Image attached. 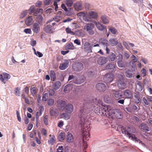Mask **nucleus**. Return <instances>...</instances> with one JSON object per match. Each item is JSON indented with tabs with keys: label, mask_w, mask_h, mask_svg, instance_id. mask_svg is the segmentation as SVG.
I'll return each mask as SVG.
<instances>
[{
	"label": "nucleus",
	"mask_w": 152,
	"mask_h": 152,
	"mask_svg": "<svg viewBox=\"0 0 152 152\" xmlns=\"http://www.w3.org/2000/svg\"><path fill=\"white\" fill-rule=\"evenodd\" d=\"M136 89L139 91H141L142 89V88L141 85V82L137 81L136 83Z\"/></svg>",
	"instance_id": "c9c22d12"
},
{
	"label": "nucleus",
	"mask_w": 152,
	"mask_h": 152,
	"mask_svg": "<svg viewBox=\"0 0 152 152\" xmlns=\"http://www.w3.org/2000/svg\"><path fill=\"white\" fill-rule=\"evenodd\" d=\"M65 3L68 7H71L73 4V2L72 0H66Z\"/></svg>",
	"instance_id": "a18cd8bd"
},
{
	"label": "nucleus",
	"mask_w": 152,
	"mask_h": 152,
	"mask_svg": "<svg viewBox=\"0 0 152 152\" xmlns=\"http://www.w3.org/2000/svg\"><path fill=\"white\" fill-rule=\"evenodd\" d=\"M63 147L62 146H59L58 148L57 149V152H63Z\"/></svg>",
	"instance_id": "774afa93"
},
{
	"label": "nucleus",
	"mask_w": 152,
	"mask_h": 152,
	"mask_svg": "<svg viewBox=\"0 0 152 152\" xmlns=\"http://www.w3.org/2000/svg\"><path fill=\"white\" fill-rule=\"evenodd\" d=\"M123 95L124 98L131 99L133 97V91L129 89H126L123 91Z\"/></svg>",
	"instance_id": "1a4fd4ad"
},
{
	"label": "nucleus",
	"mask_w": 152,
	"mask_h": 152,
	"mask_svg": "<svg viewBox=\"0 0 152 152\" xmlns=\"http://www.w3.org/2000/svg\"><path fill=\"white\" fill-rule=\"evenodd\" d=\"M40 111L37 112L36 113V118H37V122L38 120L39 119V117L42 115L41 111H43L44 110L43 106H40Z\"/></svg>",
	"instance_id": "ea45409f"
},
{
	"label": "nucleus",
	"mask_w": 152,
	"mask_h": 152,
	"mask_svg": "<svg viewBox=\"0 0 152 152\" xmlns=\"http://www.w3.org/2000/svg\"><path fill=\"white\" fill-rule=\"evenodd\" d=\"M112 92L113 94L114 98L115 99L119 100L122 98V95L121 91L113 89L112 90Z\"/></svg>",
	"instance_id": "6e6552de"
},
{
	"label": "nucleus",
	"mask_w": 152,
	"mask_h": 152,
	"mask_svg": "<svg viewBox=\"0 0 152 152\" xmlns=\"http://www.w3.org/2000/svg\"><path fill=\"white\" fill-rule=\"evenodd\" d=\"M52 26L50 25L46 26L44 28V31L48 34H51L52 33Z\"/></svg>",
	"instance_id": "393cba45"
},
{
	"label": "nucleus",
	"mask_w": 152,
	"mask_h": 152,
	"mask_svg": "<svg viewBox=\"0 0 152 152\" xmlns=\"http://www.w3.org/2000/svg\"><path fill=\"white\" fill-rule=\"evenodd\" d=\"M131 131V129L129 127H127V128H122V133L128 135V137L129 138H131L132 139H134L136 140L137 142H139L141 144H144L142 141H140L139 139H137V138L135 137L134 135L131 134L130 133V132Z\"/></svg>",
	"instance_id": "7ed1b4c3"
},
{
	"label": "nucleus",
	"mask_w": 152,
	"mask_h": 152,
	"mask_svg": "<svg viewBox=\"0 0 152 152\" xmlns=\"http://www.w3.org/2000/svg\"><path fill=\"white\" fill-rule=\"evenodd\" d=\"M137 61V58L136 57L135 58H133L132 61H130L129 62L130 64H132V65H131V66H134V63L136 62Z\"/></svg>",
	"instance_id": "13d9d810"
},
{
	"label": "nucleus",
	"mask_w": 152,
	"mask_h": 152,
	"mask_svg": "<svg viewBox=\"0 0 152 152\" xmlns=\"http://www.w3.org/2000/svg\"><path fill=\"white\" fill-rule=\"evenodd\" d=\"M66 140L67 142L69 143L73 141L74 138L72 134L69 132L68 133V134L66 136Z\"/></svg>",
	"instance_id": "5701e85b"
},
{
	"label": "nucleus",
	"mask_w": 152,
	"mask_h": 152,
	"mask_svg": "<svg viewBox=\"0 0 152 152\" xmlns=\"http://www.w3.org/2000/svg\"><path fill=\"white\" fill-rule=\"evenodd\" d=\"M109 42L111 45L113 46H115L118 43V40L114 38L110 39L109 40Z\"/></svg>",
	"instance_id": "c756f323"
},
{
	"label": "nucleus",
	"mask_w": 152,
	"mask_h": 152,
	"mask_svg": "<svg viewBox=\"0 0 152 152\" xmlns=\"http://www.w3.org/2000/svg\"><path fill=\"white\" fill-rule=\"evenodd\" d=\"M92 101L95 105L94 107V111L97 114L101 116H105L109 118L115 117L117 119H119L122 118L121 113L119 110L113 109L110 106H104L102 103L97 102L96 99H93Z\"/></svg>",
	"instance_id": "f257e3e1"
},
{
	"label": "nucleus",
	"mask_w": 152,
	"mask_h": 152,
	"mask_svg": "<svg viewBox=\"0 0 152 152\" xmlns=\"http://www.w3.org/2000/svg\"><path fill=\"white\" fill-rule=\"evenodd\" d=\"M77 16L78 17H82L85 21H88V20L87 19V15L84 12H80L78 13L77 14Z\"/></svg>",
	"instance_id": "bb28decb"
},
{
	"label": "nucleus",
	"mask_w": 152,
	"mask_h": 152,
	"mask_svg": "<svg viewBox=\"0 0 152 152\" xmlns=\"http://www.w3.org/2000/svg\"><path fill=\"white\" fill-rule=\"evenodd\" d=\"M38 89L35 87H33L30 88V92L33 96H34L36 95L37 91Z\"/></svg>",
	"instance_id": "58836bf2"
},
{
	"label": "nucleus",
	"mask_w": 152,
	"mask_h": 152,
	"mask_svg": "<svg viewBox=\"0 0 152 152\" xmlns=\"http://www.w3.org/2000/svg\"><path fill=\"white\" fill-rule=\"evenodd\" d=\"M70 114L66 112L63 113L61 115V117L65 120H68L71 117Z\"/></svg>",
	"instance_id": "2f4dec72"
},
{
	"label": "nucleus",
	"mask_w": 152,
	"mask_h": 152,
	"mask_svg": "<svg viewBox=\"0 0 152 152\" xmlns=\"http://www.w3.org/2000/svg\"><path fill=\"white\" fill-rule=\"evenodd\" d=\"M61 19V17L60 16H56L53 18V19L57 22H58Z\"/></svg>",
	"instance_id": "5fc2aeb1"
},
{
	"label": "nucleus",
	"mask_w": 152,
	"mask_h": 152,
	"mask_svg": "<svg viewBox=\"0 0 152 152\" xmlns=\"http://www.w3.org/2000/svg\"><path fill=\"white\" fill-rule=\"evenodd\" d=\"M24 32L26 34H31V30L30 28H25L24 30Z\"/></svg>",
	"instance_id": "0e129e2a"
},
{
	"label": "nucleus",
	"mask_w": 152,
	"mask_h": 152,
	"mask_svg": "<svg viewBox=\"0 0 152 152\" xmlns=\"http://www.w3.org/2000/svg\"><path fill=\"white\" fill-rule=\"evenodd\" d=\"M96 26L98 29L100 31H103L105 29L107 30V29L105 27V26H103L102 24L100 23L96 24Z\"/></svg>",
	"instance_id": "a19ab883"
},
{
	"label": "nucleus",
	"mask_w": 152,
	"mask_h": 152,
	"mask_svg": "<svg viewBox=\"0 0 152 152\" xmlns=\"http://www.w3.org/2000/svg\"><path fill=\"white\" fill-rule=\"evenodd\" d=\"M20 88L19 87L16 88L14 90L15 94L17 96H20Z\"/></svg>",
	"instance_id": "8fccbe9b"
},
{
	"label": "nucleus",
	"mask_w": 152,
	"mask_h": 152,
	"mask_svg": "<svg viewBox=\"0 0 152 152\" xmlns=\"http://www.w3.org/2000/svg\"><path fill=\"white\" fill-rule=\"evenodd\" d=\"M73 106L72 104H68L66 105L65 109L66 112L71 114L73 110Z\"/></svg>",
	"instance_id": "6ab92c4d"
},
{
	"label": "nucleus",
	"mask_w": 152,
	"mask_h": 152,
	"mask_svg": "<svg viewBox=\"0 0 152 152\" xmlns=\"http://www.w3.org/2000/svg\"><path fill=\"white\" fill-rule=\"evenodd\" d=\"M89 15L91 18L95 19L98 17V14L94 11H91L89 13Z\"/></svg>",
	"instance_id": "473e14b6"
},
{
	"label": "nucleus",
	"mask_w": 152,
	"mask_h": 152,
	"mask_svg": "<svg viewBox=\"0 0 152 152\" xmlns=\"http://www.w3.org/2000/svg\"><path fill=\"white\" fill-rule=\"evenodd\" d=\"M10 77V75L6 73H3L2 75H0V80L4 83L8 80Z\"/></svg>",
	"instance_id": "9b49d317"
},
{
	"label": "nucleus",
	"mask_w": 152,
	"mask_h": 152,
	"mask_svg": "<svg viewBox=\"0 0 152 152\" xmlns=\"http://www.w3.org/2000/svg\"><path fill=\"white\" fill-rule=\"evenodd\" d=\"M49 136L52 137L48 140V143L51 145H53L56 141L55 137L54 135H52L51 134H50Z\"/></svg>",
	"instance_id": "c85d7f7f"
},
{
	"label": "nucleus",
	"mask_w": 152,
	"mask_h": 152,
	"mask_svg": "<svg viewBox=\"0 0 152 152\" xmlns=\"http://www.w3.org/2000/svg\"><path fill=\"white\" fill-rule=\"evenodd\" d=\"M73 68L74 71L77 72H79L83 69V67H73Z\"/></svg>",
	"instance_id": "bf43d9fd"
},
{
	"label": "nucleus",
	"mask_w": 152,
	"mask_h": 152,
	"mask_svg": "<svg viewBox=\"0 0 152 152\" xmlns=\"http://www.w3.org/2000/svg\"><path fill=\"white\" fill-rule=\"evenodd\" d=\"M83 48L85 51L88 53L92 52V45L91 43L88 42L85 43L83 46Z\"/></svg>",
	"instance_id": "0eeeda50"
},
{
	"label": "nucleus",
	"mask_w": 152,
	"mask_h": 152,
	"mask_svg": "<svg viewBox=\"0 0 152 152\" xmlns=\"http://www.w3.org/2000/svg\"><path fill=\"white\" fill-rule=\"evenodd\" d=\"M142 102L143 104L145 105H148L149 104V102L145 97H143L142 98Z\"/></svg>",
	"instance_id": "680f3d73"
},
{
	"label": "nucleus",
	"mask_w": 152,
	"mask_h": 152,
	"mask_svg": "<svg viewBox=\"0 0 152 152\" xmlns=\"http://www.w3.org/2000/svg\"><path fill=\"white\" fill-rule=\"evenodd\" d=\"M118 77L119 79L117 82L118 87L121 89L125 88L126 86V83L124 81L123 75H119Z\"/></svg>",
	"instance_id": "39448f33"
},
{
	"label": "nucleus",
	"mask_w": 152,
	"mask_h": 152,
	"mask_svg": "<svg viewBox=\"0 0 152 152\" xmlns=\"http://www.w3.org/2000/svg\"><path fill=\"white\" fill-rule=\"evenodd\" d=\"M108 61L107 58L105 57H101L98 59V64L101 65L105 64Z\"/></svg>",
	"instance_id": "dca6fc26"
},
{
	"label": "nucleus",
	"mask_w": 152,
	"mask_h": 152,
	"mask_svg": "<svg viewBox=\"0 0 152 152\" xmlns=\"http://www.w3.org/2000/svg\"><path fill=\"white\" fill-rule=\"evenodd\" d=\"M140 128L143 131L145 132H148L149 129L147 126L144 124H141L140 126Z\"/></svg>",
	"instance_id": "72a5a7b5"
},
{
	"label": "nucleus",
	"mask_w": 152,
	"mask_h": 152,
	"mask_svg": "<svg viewBox=\"0 0 152 152\" xmlns=\"http://www.w3.org/2000/svg\"><path fill=\"white\" fill-rule=\"evenodd\" d=\"M99 43L104 46H107L108 45V41L105 38H101L99 39Z\"/></svg>",
	"instance_id": "412c9836"
},
{
	"label": "nucleus",
	"mask_w": 152,
	"mask_h": 152,
	"mask_svg": "<svg viewBox=\"0 0 152 152\" xmlns=\"http://www.w3.org/2000/svg\"><path fill=\"white\" fill-rule=\"evenodd\" d=\"M74 59L64 60L62 63L59 66H68L69 65V62H71V60H73Z\"/></svg>",
	"instance_id": "b1692460"
},
{
	"label": "nucleus",
	"mask_w": 152,
	"mask_h": 152,
	"mask_svg": "<svg viewBox=\"0 0 152 152\" xmlns=\"http://www.w3.org/2000/svg\"><path fill=\"white\" fill-rule=\"evenodd\" d=\"M109 30L113 34H115L117 32L116 29L114 27H111L110 28Z\"/></svg>",
	"instance_id": "6e6d98bb"
},
{
	"label": "nucleus",
	"mask_w": 152,
	"mask_h": 152,
	"mask_svg": "<svg viewBox=\"0 0 152 152\" xmlns=\"http://www.w3.org/2000/svg\"><path fill=\"white\" fill-rule=\"evenodd\" d=\"M113 74L112 73H109L105 75L103 77L104 82L106 83H109L113 80Z\"/></svg>",
	"instance_id": "423d86ee"
},
{
	"label": "nucleus",
	"mask_w": 152,
	"mask_h": 152,
	"mask_svg": "<svg viewBox=\"0 0 152 152\" xmlns=\"http://www.w3.org/2000/svg\"><path fill=\"white\" fill-rule=\"evenodd\" d=\"M25 22L26 24L28 26L31 25L33 22L32 16H29L27 17L26 18Z\"/></svg>",
	"instance_id": "aec40b11"
},
{
	"label": "nucleus",
	"mask_w": 152,
	"mask_h": 152,
	"mask_svg": "<svg viewBox=\"0 0 152 152\" xmlns=\"http://www.w3.org/2000/svg\"><path fill=\"white\" fill-rule=\"evenodd\" d=\"M96 89L100 92H104L107 89V87L105 84L102 83H100L96 84Z\"/></svg>",
	"instance_id": "9d476101"
},
{
	"label": "nucleus",
	"mask_w": 152,
	"mask_h": 152,
	"mask_svg": "<svg viewBox=\"0 0 152 152\" xmlns=\"http://www.w3.org/2000/svg\"><path fill=\"white\" fill-rule=\"evenodd\" d=\"M66 105V102L64 101L59 100L57 102V107L61 110L64 109Z\"/></svg>",
	"instance_id": "2eb2a0df"
},
{
	"label": "nucleus",
	"mask_w": 152,
	"mask_h": 152,
	"mask_svg": "<svg viewBox=\"0 0 152 152\" xmlns=\"http://www.w3.org/2000/svg\"><path fill=\"white\" fill-rule=\"evenodd\" d=\"M27 15V12L26 11H23L20 14V18H23Z\"/></svg>",
	"instance_id": "4d7b16f0"
},
{
	"label": "nucleus",
	"mask_w": 152,
	"mask_h": 152,
	"mask_svg": "<svg viewBox=\"0 0 152 152\" xmlns=\"http://www.w3.org/2000/svg\"><path fill=\"white\" fill-rule=\"evenodd\" d=\"M39 24L37 23H35L33 26L32 30L36 34L38 33L40 31Z\"/></svg>",
	"instance_id": "f3484780"
},
{
	"label": "nucleus",
	"mask_w": 152,
	"mask_h": 152,
	"mask_svg": "<svg viewBox=\"0 0 152 152\" xmlns=\"http://www.w3.org/2000/svg\"><path fill=\"white\" fill-rule=\"evenodd\" d=\"M49 113L51 116H54L56 117L59 114L58 110L56 108L51 107L50 109Z\"/></svg>",
	"instance_id": "f8f14e48"
},
{
	"label": "nucleus",
	"mask_w": 152,
	"mask_h": 152,
	"mask_svg": "<svg viewBox=\"0 0 152 152\" xmlns=\"http://www.w3.org/2000/svg\"><path fill=\"white\" fill-rule=\"evenodd\" d=\"M50 75L51 77V80L54 81L56 79V74L54 71L53 70H51L50 71Z\"/></svg>",
	"instance_id": "f704fd0d"
},
{
	"label": "nucleus",
	"mask_w": 152,
	"mask_h": 152,
	"mask_svg": "<svg viewBox=\"0 0 152 152\" xmlns=\"http://www.w3.org/2000/svg\"><path fill=\"white\" fill-rule=\"evenodd\" d=\"M48 115H45L43 121L44 124L47 125L48 124Z\"/></svg>",
	"instance_id": "09e8293b"
},
{
	"label": "nucleus",
	"mask_w": 152,
	"mask_h": 152,
	"mask_svg": "<svg viewBox=\"0 0 152 152\" xmlns=\"http://www.w3.org/2000/svg\"><path fill=\"white\" fill-rule=\"evenodd\" d=\"M101 20L103 23L104 24H106L108 23V20L107 18V17L105 15H103L102 16Z\"/></svg>",
	"instance_id": "c03bdc74"
},
{
	"label": "nucleus",
	"mask_w": 152,
	"mask_h": 152,
	"mask_svg": "<svg viewBox=\"0 0 152 152\" xmlns=\"http://www.w3.org/2000/svg\"><path fill=\"white\" fill-rule=\"evenodd\" d=\"M43 18L41 15H40L38 16L36 18V21L37 22V23H38L40 25H42L43 22Z\"/></svg>",
	"instance_id": "cd10ccee"
},
{
	"label": "nucleus",
	"mask_w": 152,
	"mask_h": 152,
	"mask_svg": "<svg viewBox=\"0 0 152 152\" xmlns=\"http://www.w3.org/2000/svg\"><path fill=\"white\" fill-rule=\"evenodd\" d=\"M86 80V78L84 75H81L77 78H76L74 80L75 83L79 84L83 83Z\"/></svg>",
	"instance_id": "ddd939ff"
},
{
	"label": "nucleus",
	"mask_w": 152,
	"mask_h": 152,
	"mask_svg": "<svg viewBox=\"0 0 152 152\" xmlns=\"http://www.w3.org/2000/svg\"><path fill=\"white\" fill-rule=\"evenodd\" d=\"M48 98V93H45L43 95L42 100L44 102H46Z\"/></svg>",
	"instance_id": "3c124183"
},
{
	"label": "nucleus",
	"mask_w": 152,
	"mask_h": 152,
	"mask_svg": "<svg viewBox=\"0 0 152 152\" xmlns=\"http://www.w3.org/2000/svg\"><path fill=\"white\" fill-rule=\"evenodd\" d=\"M108 60L109 61H113L115 60L116 58V56L113 53H110V55L107 57Z\"/></svg>",
	"instance_id": "7c9ffc66"
},
{
	"label": "nucleus",
	"mask_w": 152,
	"mask_h": 152,
	"mask_svg": "<svg viewBox=\"0 0 152 152\" xmlns=\"http://www.w3.org/2000/svg\"><path fill=\"white\" fill-rule=\"evenodd\" d=\"M54 103V100L52 99H50L48 101V104L50 106L53 105Z\"/></svg>",
	"instance_id": "864d4df0"
},
{
	"label": "nucleus",
	"mask_w": 152,
	"mask_h": 152,
	"mask_svg": "<svg viewBox=\"0 0 152 152\" xmlns=\"http://www.w3.org/2000/svg\"><path fill=\"white\" fill-rule=\"evenodd\" d=\"M74 7L75 9L77 11L80 10H82V4L79 2H77L74 5Z\"/></svg>",
	"instance_id": "a878e982"
},
{
	"label": "nucleus",
	"mask_w": 152,
	"mask_h": 152,
	"mask_svg": "<svg viewBox=\"0 0 152 152\" xmlns=\"http://www.w3.org/2000/svg\"><path fill=\"white\" fill-rule=\"evenodd\" d=\"M141 75L143 77H144L146 75V71L144 68H143L141 71Z\"/></svg>",
	"instance_id": "052dcab7"
},
{
	"label": "nucleus",
	"mask_w": 152,
	"mask_h": 152,
	"mask_svg": "<svg viewBox=\"0 0 152 152\" xmlns=\"http://www.w3.org/2000/svg\"><path fill=\"white\" fill-rule=\"evenodd\" d=\"M94 27V24L90 23L87 24L84 26V28L86 31L89 35H93L94 34V32L93 30Z\"/></svg>",
	"instance_id": "20e7f679"
},
{
	"label": "nucleus",
	"mask_w": 152,
	"mask_h": 152,
	"mask_svg": "<svg viewBox=\"0 0 152 152\" xmlns=\"http://www.w3.org/2000/svg\"><path fill=\"white\" fill-rule=\"evenodd\" d=\"M61 85V83L59 81L55 82L53 83L52 88L55 90L58 89Z\"/></svg>",
	"instance_id": "4be33fe9"
},
{
	"label": "nucleus",
	"mask_w": 152,
	"mask_h": 152,
	"mask_svg": "<svg viewBox=\"0 0 152 152\" xmlns=\"http://www.w3.org/2000/svg\"><path fill=\"white\" fill-rule=\"evenodd\" d=\"M137 109V106L134 104H132L126 108L127 110L130 113L134 112Z\"/></svg>",
	"instance_id": "a211bd4d"
},
{
	"label": "nucleus",
	"mask_w": 152,
	"mask_h": 152,
	"mask_svg": "<svg viewBox=\"0 0 152 152\" xmlns=\"http://www.w3.org/2000/svg\"><path fill=\"white\" fill-rule=\"evenodd\" d=\"M126 76L128 77H131L132 76V72L129 70L126 71L125 72Z\"/></svg>",
	"instance_id": "de8ad7c7"
},
{
	"label": "nucleus",
	"mask_w": 152,
	"mask_h": 152,
	"mask_svg": "<svg viewBox=\"0 0 152 152\" xmlns=\"http://www.w3.org/2000/svg\"><path fill=\"white\" fill-rule=\"evenodd\" d=\"M42 133L45 136H46L47 135V131L44 128H42L41 130Z\"/></svg>",
	"instance_id": "338daca9"
},
{
	"label": "nucleus",
	"mask_w": 152,
	"mask_h": 152,
	"mask_svg": "<svg viewBox=\"0 0 152 152\" xmlns=\"http://www.w3.org/2000/svg\"><path fill=\"white\" fill-rule=\"evenodd\" d=\"M28 10L31 13H33L35 11V7L34 5L31 6L29 9Z\"/></svg>",
	"instance_id": "e2e57ef3"
},
{
	"label": "nucleus",
	"mask_w": 152,
	"mask_h": 152,
	"mask_svg": "<svg viewBox=\"0 0 152 152\" xmlns=\"http://www.w3.org/2000/svg\"><path fill=\"white\" fill-rule=\"evenodd\" d=\"M48 93L50 96H53L55 94V91L53 89H50L48 91Z\"/></svg>",
	"instance_id": "603ef678"
},
{
	"label": "nucleus",
	"mask_w": 152,
	"mask_h": 152,
	"mask_svg": "<svg viewBox=\"0 0 152 152\" xmlns=\"http://www.w3.org/2000/svg\"><path fill=\"white\" fill-rule=\"evenodd\" d=\"M65 49L66 50H74V46L72 42L68 43L66 46Z\"/></svg>",
	"instance_id": "4c0bfd02"
},
{
	"label": "nucleus",
	"mask_w": 152,
	"mask_h": 152,
	"mask_svg": "<svg viewBox=\"0 0 152 152\" xmlns=\"http://www.w3.org/2000/svg\"><path fill=\"white\" fill-rule=\"evenodd\" d=\"M72 64V66H83V65L81 62H70V64Z\"/></svg>",
	"instance_id": "e433bc0d"
},
{
	"label": "nucleus",
	"mask_w": 152,
	"mask_h": 152,
	"mask_svg": "<svg viewBox=\"0 0 152 152\" xmlns=\"http://www.w3.org/2000/svg\"><path fill=\"white\" fill-rule=\"evenodd\" d=\"M61 7L62 9H64L66 12H68V9L67 8L64 4H62L61 5Z\"/></svg>",
	"instance_id": "69168bd1"
},
{
	"label": "nucleus",
	"mask_w": 152,
	"mask_h": 152,
	"mask_svg": "<svg viewBox=\"0 0 152 152\" xmlns=\"http://www.w3.org/2000/svg\"><path fill=\"white\" fill-rule=\"evenodd\" d=\"M89 104H83V107H81L80 111V124L81 125L83 140H88L90 137L89 131L90 129V122L87 120V115L90 111V109L88 107Z\"/></svg>",
	"instance_id": "f03ea898"
},
{
	"label": "nucleus",
	"mask_w": 152,
	"mask_h": 152,
	"mask_svg": "<svg viewBox=\"0 0 152 152\" xmlns=\"http://www.w3.org/2000/svg\"><path fill=\"white\" fill-rule=\"evenodd\" d=\"M116 57L118 60L117 63L118 66H124L122 65L123 59V55L119 53Z\"/></svg>",
	"instance_id": "4468645a"
},
{
	"label": "nucleus",
	"mask_w": 152,
	"mask_h": 152,
	"mask_svg": "<svg viewBox=\"0 0 152 152\" xmlns=\"http://www.w3.org/2000/svg\"><path fill=\"white\" fill-rule=\"evenodd\" d=\"M70 89H71L70 86L67 85L64 87V91L65 93H67L70 91Z\"/></svg>",
	"instance_id": "49530a36"
},
{
	"label": "nucleus",
	"mask_w": 152,
	"mask_h": 152,
	"mask_svg": "<svg viewBox=\"0 0 152 152\" xmlns=\"http://www.w3.org/2000/svg\"><path fill=\"white\" fill-rule=\"evenodd\" d=\"M65 133L63 132H61L58 136V139L60 141H62L65 139Z\"/></svg>",
	"instance_id": "37998d69"
},
{
	"label": "nucleus",
	"mask_w": 152,
	"mask_h": 152,
	"mask_svg": "<svg viewBox=\"0 0 152 152\" xmlns=\"http://www.w3.org/2000/svg\"><path fill=\"white\" fill-rule=\"evenodd\" d=\"M134 102L137 104H139L141 102V99L140 98L137 94L135 95L134 96Z\"/></svg>",
	"instance_id": "79ce46f5"
}]
</instances>
